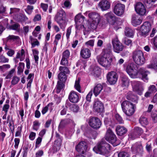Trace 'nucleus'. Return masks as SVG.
I'll return each instance as SVG.
<instances>
[{
    "mask_svg": "<svg viewBox=\"0 0 157 157\" xmlns=\"http://www.w3.org/2000/svg\"><path fill=\"white\" fill-rule=\"evenodd\" d=\"M111 149V146L105 140L102 139L93 148L97 153L108 156Z\"/></svg>",
    "mask_w": 157,
    "mask_h": 157,
    "instance_id": "obj_1",
    "label": "nucleus"
},
{
    "mask_svg": "<svg viewBox=\"0 0 157 157\" xmlns=\"http://www.w3.org/2000/svg\"><path fill=\"white\" fill-rule=\"evenodd\" d=\"M99 63L104 67H108L112 61V58L109 53H105L97 57Z\"/></svg>",
    "mask_w": 157,
    "mask_h": 157,
    "instance_id": "obj_2",
    "label": "nucleus"
},
{
    "mask_svg": "<svg viewBox=\"0 0 157 157\" xmlns=\"http://www.w3.org/2000/svg\"><path fill=\"white\" fill-rule=\"evenodd\" d=\"M121 107L124 112L127 116H131L134 113L135 108V105L128 101H123L121 104Z\"/></svg>",
    "mask_w": 157,
    "mask_h": 157,
    "instance_id": "obj_3",
    "label": "nucleus"
},
{
    "mask_svg": "<svg viewBox=\"0 0 157 157\" xmlns=\"http://www.w3.org/2000/svg\"><path fill=\"white\" fill-rule=\"evenodd\" d=\"M132 58L134 62L140 65H143L145 62L143 53L140 50H137L133 52Z\"/></svg>",
    "mask_w": 157,
    "mask_h": 157,
    "instance_id": "obj_4",
    "label": "nucleus"
},
{
    "mask_svg": "<svg viewBox=\"0 0 157 157\" xmlns=\"http://www.w3.org/2000/svg\"><path fill=\"white\" fill-rule=\"evenodd\" d=\"M65 12L62 9L58 11L55 17V20L59 25L61 29L64 28V25L65 24Z\"/></svg>",
    "mask_w": 157,
    "mask_h": 157,
    "instance_id": "obj_5",
    "label": "nucleus"
},
{
    "mask_svg": "<svg viewBox=\"0 0 157 157\" xmlns=\"http://www.w3.org/2000/svg\"><path fill=\"white\" fill-rule=\"evenodd\" d=\"M105 138L107 141L111 143L114 146L118 145V143H117L116 136L109 128L107 130Z\"/></svg>",
    "mask_w": 157,
    "mask_h": 157,
    "instance_id": "obj_6",
    "label": "nucleus"
},
{
    "mask_svg": "<svg viewBox=\"0 0 157 157\" xmlns=\"http://www.w3.org/2000/svg\"><path fill=\"white\" fill-rule=\"evenodd\" d=\"M126 71L130 76L132 78H135L138 73L137 66L133 63L128 64L126 67Z\"/></svg>",
    "mask_w": 157,
    "mask_h": 157,
    "instance_id": "obj_7",
    "label": "nucleus"
},
{
    "mask_svg": "<svg viewBox=\"0 0 157 157\" xmlns=\"http://www.w3.org/2000/svg\"><path fill=\"white\" fill-rule=\"evenodd\" d=\"M134 6L135 10L137 13L141 16L146 15V9L142 3L137 2L136 3Z\"/></svg>",
    "mask_w": 157,
    "mask_h": 157,
    "instance_id": "obj_8",
    "label": "nucleus"
},
{
    "mask_svg": "<svg viewBox=\"0 0 157 157\" xmlns=\"http://www.w3.org/2000/svg\"><path fill=\"white\" fill-rule=\"evenodd\" d=\"M114 51L116 52L119 53L123 49V46L121 43L119 41L117 37H116L112 40Z\"/></svg>",
    "mask_w": 157,
    "mask_h": 157,
    "instance_id": "obj_9",
    "label": "nucleus"
},
{
    "mask_svg": "<svg viewBox=\"0 0 157 157\" xmlns=\"http://www.w3.org/2000/svg\"><path fill=\"white\" fill-rule=\"evenodd\" d=\"M151 29V24L150 22L147 21L144 23L140 28V31L142 36L147 35Z\"/></svg>",
    "mask_w": 157,
    "mask_h": 157,
    "instance_id": "obj_10",
    "label": "nucleus"
},
{
    "mask_svg": "<svg viewBox=\"0 0 157 157\" xmlns=\"http://www.w3.org/2000/svg\"><path fill=\"white\" fill-rule=\"evenodd\" d=\"M124 8L125 6L124 4L118 3L114 6L113 11L116 15L120 16L124 13Z\"/></svg>",
    "mask_w": 157,
    "mask_h": 157,
    "instance_id": "obj_11",
    "label": "nucleus"
},
{
    "mask_svg": "<svg viewBox=\"0 0 157 157\" xmlns=\"http://www.w3.org/2000/svg\"><path fill=\"white\" fill-rule=\"evenodd\" d=\"M88 148L87 143L84 141L80 142L76 146L75 149L78 152L84 154Z\"/></svg>",
    "mask_w": 157,
    "mask_h": 157,
    "instance_id": "obj_12",
    "label": "nucleus"
},
{
    "mask_svg": "<svg viewBox=\"0 0 157 157\" xmlns=\"http://www.w3.org/2000/svg\"><path fill=\"white\" fill-rule=\"evenodd\" d=\"M107 80L111 85H113L116 83L118 78L117 73L114 71L109 72L107 76Z\"/></svg>",
    "mask_w": 157,
    "mask_h": 157,
    "instance_id": "obj_13",
    "label": "nucleus"
},
{
    "mask_svg": "<svg viewBox=\"0 0 157 157\" xmlns=\"http://www.w3.org/2000/svg\"><path fill=\"white\" fill-rule=\"evenodd\" d=\"M88 14V16L90 20L92 21L99 22L101 20V17L100 15L96 12H86L85 14L87 15Z\"/></svg>",
    "mask_w": 157,
    "mask_h": 157,
    "instance_id": "obj_14",
    "label": "nucleus"
},
{
    "mask_svg": "<svg viewBox=\"0 0 157 157\" xmlns=\"http://www.w3.org/2000/svg\"><path fill=\"white\" fill-rule=\"evenodd\" d=\"M89 123L90 126L94 128H98L101 125L100 121L97 117L91 118L89 120Z\"/></svg>",
    "mask_w": 157,
    "mask_h": 157,
    "instance_id": "obj_15",
    "label": "nucleus"
},
{
    "mask_svg": "<svg viewBox=\"0 0 157 157\" xmlns=\"http://www.w3.org/2000/svg\"><path fill=\"white\" fill-rule=\"evenodd\" d=\"M132 152L134 154H142L143 152V148L142 145L138 143L133 144L131 147Z\"/></svg>",
    "mask_w": 157,
    "mask_h": 157,
    "instance_id": "obj_16",
    "label": "nucleus"
},
{
    "mask_svg": "<svg viewBox=\"0 0 157 157\" xmlns=\"http://www.w3.org/2000/svg\"><path fill=\"white\" fill-rule=\"evenodd\" d=\"M68 99L72 103H77L79 100L78 94L75 91H71L69 94Z\"/></svg>",
    "mask_w": 157,
    "mask_h": 157,
    "instance_id": "obj_17",
    "label": "nucleus"
},
{
    "mask_svg": "<svg viewBox=\"0 0 157 157\" xmlns=\"http://www.w3.org/2000/svg\"><path fill=\"white\" fill-rule=\"evenodd\" d=\"M94 108L95 111L98 113L102 112L104 109V105L101 101L96 100L94 104Z\"/></svg>",
    "mask_w": 157,
    "mask_h": 157,
    "instance_id": "obj_18",
    "label": "nucleus"
},
{
    "mask_svg": "<svg viewBox=\"0 0 157 157\" xmlns=\"http://www.w3.org/2000/svg\"><path fill=\"white\" fill-rule=\"evenodd\" d=\"M107 21L110 24L113 25L115 22L116 17L112 12H109L105 15Z\"/></svg>",
    "mask_w": 157,
    "mask_h": 157,
    "instance_id": "obj_19",
    "label": "nucleus"
},
{
    "mask_svg": "<svg viewBox=\"0 0 157 157\" xmlns=\"http://www.w3.org/2000/svg\"><path fill=\"white\" fill-rule=\"evenodd\" d=\"M99 5L102 11L109 9L110 6V2L107 0H102L99 4Z\"/></svg>",
    "mask_w": 157,
    "mask_h": 157,
    "instance_id": "obj_20",
    "label": "nucleus"
},
{
    "mask_svg": "<svg viewBox=\"0 0 157 157\" xmlns=\"http://www.w3.org/2000/svg\"><path fill=\"white\" fill-rule=\"evenodd\" d=\"M80 54L83 58L87 59L90 56L91 53L90 50L88 48H83L81 49Z\"/></svg>",
    "mask_w": 157,
    "mask_h": 157,
    "instance_id": "obj_21",
    "label": "nucleus"
},
{
    "mask_svg": "<svg viewBox=\"0 0 157 157\" xmlns=\"http://www.w3.org/2000/svg\"><path fill=\"white\" fill-rule=\"evenodd\" d=\"M85 19V17L82 15L81 13H79L76 15L75 18V21L76 23L75 27L78 28V25L81 27L82 25V24Z\"/></svg>",
    "mask_w": 157,
    "mask_h": 157,
    "instance_id": "obj_22",
    "label": "nucleus"
},
{
    "mask_svg": "<svg viewBox=\"0 0 157 157\" xmlns=\"http://www.w3.org/2000/svg\"><path fill=\"white\" fill-rule=\"evenodd\" d=\"M115 130L117 134L120 136L125 134L127 131V129L125 127L120 125L116 126Z\"/></svg>",
    "mask_w": 157,
    "mask_h": 157,
    "instance_id": "obj_23",
    "label": "nucleus"
},
{
    "mask_svg": "<svg viewBox=\"0 0 157 157\" xmlns=\"http://www.w3.org/2000/svg\"><path fill=\"white\" fill-rule=\"evenodd\" d=\"M62 141L61 139L56 140L52 147V150L53 153L56 152L59 150L61 145Z\"/></svg>",
    "mask_w": 157,
    "mask_h": 157,
    "instance_id": "obj_24",
    "label": "nucleus"
},
{
    "mask_svg": "<svg viewBox=\"0 0 157 157\" xmlns=\"http://www.w3.org/2000/svg\"><path fill=\"white\" fill-rule=\"evenodd\" d=\"M69 123H71L74 126L75 125L74 122L72 120L69 119H67L61 121L59 126V128H62Z\"/></svg>",
    "mask_w": 157,
    "mask_h": 157,
    "instance_id": "obj_25",
    "label": "nucleus"
},
{
    "mask_svg": "<svg viewBox=\"0 0 157 157\" xmlns=\"http://www.w3.org/2000/svg\"><path fill=\"white\" fill-rule=\"evenodd\" d=\"M121 86L124 88L128 87L129 84V80L128 77L124 75H122L121 78Z\"/></svg>",
    "mask_w": 157,
    "mask_h": 157,
    "instance_id": "obj_26",
    "label": "nucleus"
},
{
    "mask_svg": "<svg viewBox=\"0 0 157 157\" xmlns=\"http://www.w3.org/2000/svg\"><path fill=\"white\" fill-rule=\"evenodd\" d=\"M142 22L141 19L139 18L138 17L136 14H133L132 16V24L134 26L140 25Z\"/></svg>",
    "mask_w": 157,
    "mask_h": 157,
    "instance_id": "obj_27",
    "label": "nucleus"
},
{
    "mask_svg": "<svg viewBox=\"0 0 157 157\" xmlns=\"http://www.w3.org/2000/svg\"><path fill=\"white\" fill-rule=\"evenodd\" d=\"M127 99L132 102L137 103L138 98L136 96L134 95L131 91L128 92L126 96Z\"/></svg>",
    "mask_w": 157,
    "mask_h": 157,
    "instance_id": "obj_28",
    "label": "nucleus"
},
{
    "mask_svg": "<svg viewBox=\"0 0 157 157\" xmlns=\"http://www.w3.org/2000/svg\"><path fill=\"white\" fill-rule=\"evenodd\" d=\"M102 89L103 86L100 84H98L94 87L93 93L96 97L100 93Z\"/></svg>",
    "mask_w": 157,
    "mask_h": 157,
    "instance_id": "obj_29",
    "label": "nucleus"
},
{
    "mask_svg": "<svg viewBox=\"0 0 157 157\" xmlns=\"http://www.w3.org/2000/svg\"><path fill=\"white\" fill-rule=\"evenodd\" d=\"M15 17L17 21L21 23L24 22L28 19V18L26 16L21 13L17 14V16Z\"/></svg>",
    "mask_w": 157,
    "mask_h": 157,
    "instance_id": "obj_30",
    "label": "nucleus"
},
{
    "mask_svg": "<svg viewBox=\"0 0 157 157\" xmlns=\"http://www.w3.org/2000/svg\"><path fill=\"white\" fill-rule=\"evenodd\" d=\"M124 33L125 35L128 37H132L134 35V30L129 27L125 28Z\"/></svg>",
    "mask_w": 157,
    "mask_h": 157,
    "instance_id": "obj_31",
    "label": "nucleus"
},
{
    "mask_svg": "<svg viewBox=\"0 0 157 157\" xmlns=\"http://www.w3.org/2000/svg\"><path fill=\"white\" fill-rule=\"evenodd\" d=\"M53 103H50L48 104L46 106L43 107L41 111V113L43 115L45 114L48 111L49 109H52Z\"/></svg>",
    "mask_w": 157,
    "mask_h": 157,
    "instance_id": "obj_32",
    "label": "nucleus"
},
{
    "mask_svg": "<svg viewBox=\"0 0 157 157\" xmlns=\"http://www.w3.org/2000/svg\"><path fill=\"white\" fill-rule=\"evenodd\" d=\"M59 70L60 71V73L65 74L66 75L67 74H69L70 73L68 68L66 66H60L59 67Z\"/></svg>",
    "mask_w": 157,
    "mask_h": 157,
    "instance_id": "obj_33",
    "label": "nucleus"
},
{
    "mask_svg": "<svg viewBox=\"0 0 157 157\" xmlns=\"http://www.w3.org/2000/svg\"><path fill=\"white\" fill-rule=\"evenodd\" d=\"M29 39L32 48L35 47L36 45L38 46L39 45V43L36 39L33 38L31 36H30Z\"/></svg>",
    "mask_w": 157,
    "mask_h": 157,
    "instance_id": "obj_34",
    "label": "nucleus"
},
{
    "mask_svg": "<svg viewBox=\"0 0 157 157\" xmlns=\"http://www.w3.org/2000/svg\"><path fill=\"white\" fill-rule=\"evenodd\" d=\"M5 49L6 50H8L7 52V55L10 57L12 56L15 53V51L14 50L10 48L7 45H6L5 47Z\"/></svg>",
    "mask_w": 157,
    "mask_h": 157,
    "instance_id": "obj_35",
    "label": "nucleus"
},
{
    "mask_svg": "<svg viewBox=\"0 0 157 157\" xmlns=\"http://www.w3.org/2000/svg\"><path fill=\"white\" fill-rule=\"evenodd\" d=\"M58 81L65 82L67 79L66 75L65 74L59 73L58 76Z\"/></svg>",
    "mask_w": 157,
    "mask_h": 157,
    "instance_id": "obj_36",
    "label": "nucleus"
},
{
    "mask_svg": "<svg viewBox=\"0 0 157 157\" xmlns=\"http://www.w3.org/2000/svg\"><path fill=\"white\" fill-rule=\"evenodd\" d=\"M64 82H61V81H58L57 85V93H59L60 92L61 90L63 88L64 85L63 84Z\"/></svg>",
    "mask_w": 157,
    "mask_h": 157,
    "instance_id": "obj_37",
    "label": "nucleus"
},
{
    "mask_svg": "<svg viewBox=\"0 0 157 157\" xmlns=\"http://www.w3.org/2000/svg\"><path fill=\"white\" fill-rule=\"evenodd\" d=\"M132 85L133 90L136 89H137L138 88L142 87L141 83L140 82L135 81H132Z\"/></svg>",
    "mask_w": 157,
    "mask_h": 157,
    "instance_id": "obj_38",
    "label": "nucleus"
},
{
    "mask_svg": "<svg viewBox=\"0 0 157 157\" xmlns=\"http://www.w3.org/2000/svg\"><path fill=\"white\" fill-rule=\"evenodd\" d=\"M20 78L16 76H13L12 78V80L11 81V85L10 86V87H12V85H14L17 84L19 81Z\"/></svg>",
    "mask_w": 157,
    "mask_h": 157,
    "instance_id": "obj_39",
    "label": "nucleus"
},
{
    "mask_svg": "<svg viewBox=\"0 0 157 157\" xmlns=\"http://www.w3.org/2000/svg\"><path fill=\"white\" fill-rule=\"evenodd\" d=\"M93 73L95 76L99 77L101 74L100 68L98 67H95L93 69Z\"/></svg>",
    "mask_w": 157,
    "mask_h": 157,
    "instance_id": "obj_40",
    "label": "nucleus"
},
{
    "mask_svg": "<svg viewBox=\"0 0 157 157\" xmlns=\"http://www.w3.org/2000/svg\"><path fill=\"white\" fill-rule=\"evenodd\" d=\"M139 122L143 126H145L148 124L147 119L144 117H141L139 119Z\"/></svg>",
    "mask_w": 157,
    "mask_h": 157,
    "instance_id": "obj_41",
    "label": "nucleus"
},
{
    "mask_svg": "<svg viewBox=\"0 0 157 157\" xmlns=\"http://www.w3.org/2000/svg\"><path fill=\"white\" fill-rule=\"evenodd\" d=\"M157 67V60L155 59L152 61L151 63L147 66V67L148 68L155 69Z\"/></svg>",
    "mask_w": 157,
    "mask_h": 157,
    "instance_id": "obj_42",
    "label": "nucleus"
},
{
    "mask_svg": "<svg viewBox=\"0 0 157 157\" xmlns=\"http://www.w3.org/2000/svg\"><path fill=\"white\" fill-rule=\"evenodd\" d=\"M80 80L78 79L77 80H76L75 82V83L74 87L75 89L78 91L79 93L81 92V86H80Z\"/></svg>",
    "mask_w": 157,
    "mask_h": 157,
    "instance_id": "obj_43",
    "label": "nucleus"
},
{
    "mask_svg": "<svg viewBox=\"0 0 157 157\" xmlns=\"http://www.w3.org/2000/svg\"><path fill=\"white\" fill-rule=\"evenodd\" d=\"M25 64L23 63H20L19 66L18 67V74L19 75L21 74L23 72V69L24 68Z\"/></svg>",
    "mask_w": 157,
    "mask_h": 157,
    "instance_id": "obj_44",
    "label": "nucleus"
},
{
    "mask_svg": "<svg viewBox=\"0 0 157 157\" xmlns=\"http://www.w3.org/2000/svg\"><path fill=\"white\" fill-rule=\"evenodd\" d=\"M149 72L147 71H142L141 72L142 75V79L145 82L147 81L148 78L147 75Z\"/></svg>",
    "mask_w": 157,
    "mask_h": 157,
    "instance_id": "obj_45",
    "label": "nucleus"
},
{
    "mask_svg": "<svg viewBox=\"0 0 157 157\" xmlns=\"http://www.w3.org/2000/svg\"><path fill=\"white\" fill-rule=\"evenodd\" d=\"M115 118L117 122L120 124H123L124 121L121 117L118 114H116L115 116Z\"/></svg>",
    "mask_w": 157,
    "mask_h": 157,
    "instance_id": "obj_46",
    "label": "nucleus"
},
{
    "mask_svg": "<svg viewBox=\"0 0 157 157\" xmlns=\"http://www.w3.org/2000/svg\"><path fill=\"white\" fill-rule=\"evenodd\" d=\"M148 90L152 94H153L157 90L156 86L154 85H151L148 88Z\"/></svg>",
    "mask_w": 157,
    "mask_h": 157,
    "instance_id": "obj_47",
    "label": "nucleus"
},
{
    "mask_svg": "<svg viewBox=\"0 0 157 157\" xmlns=\"http://www.w3.org/2000/svg\"><path fill=\"white\" fill-rule=\"evenodd\" d=\"M33 9V6H32L28 5L25 9V11L29 14H30Z\"/></svg>",
    "mask_w": 157,
    "mask_h": 157,
    "instance_id": "obj_48",
    "label": "nucleus"
},
{
    "mask_svg": "<svg viewBox=\"0 0 157 157\" xmlns=\"http://www.w3.org/2000/svg\"><path fill=\"white\" fill-rule=\"evenodd\" d=\"M124 43L128 46L132 45V40L127 38L125 37L123 39Z\"/></svg>",
    "mask_w": 157,
    "mask_h": 157,
    "instance_id": "obj_49",
    "label": "nucleus"
},
{
    "mask_svg": "<svg viewBox=\"0 0 157 157\" xmlns=\"http://www.w3.org/2000/svg\"><path fill=\"white\" fill-rule=\"evenodd\" d=\"M19 39V37L17 36H15L13 35H10L7 37L8 40H10L14 41Z\"/></svg>",
    "mask_w": 157,
    "mask_h": 157,
    "instance_id": "obj_50",
    "label": "nucleus"
},
{
    "mask_svg": "<svg viewBox=\"0 0 157 157\" xmlns=\"http://www.w3.org/2000/svg\"><path fill=\"white\" fill-rule=\"evenodd\" d=\"M67 59L62 58L60 62V64L64 66H68V62Z\"/></svg>",
    "mask_w": 157,
    "mask_h": 157,
    "instance_id": "obj_51",
    "label": "nucleus"
},
{
    "mask_svg": "<svg viewBox=\"0 0 157 157\" xmlns=\"http://www.w3.org/2000/svg\"><path fill=\"white\" fill-rule=\"evenodd\" d=\"M22 127V126H18L17 127V130L15 135V136L16 137L19 136L21 135Z\"/></svg>",
    "mask_w": 157,
    "mask_h": 157,
    "instance_id": "obj_52",
    "label": "nucleus"
},
{
    "mask_svg": "<svg viewBox=\"0 0 157 157\" xmlns=\"http://www.w3.org/2000/svg\"><path fill=\"white\" fill-rule=\"evenodd\" d=\"M133 90L136 92L139 95H141L144 90V88L143 86L140 87L138 88L137 89H136Z\"/></svg>",
    "mask_w": 157,
    "mask_h": 157,
    "instance_id": "obj_53",
    "label": "nucleus"
},
{
    "mask_svg": "<svg viewBox=\"0 0 157 157\" xmlns=\"http://www.w3.org/2000/svg\"><path fill=\"white\" fill-rule=\"evenodd\" d=\"M134 131L135 132L139 135H141L143 132V131L142 129L138 127H135Z\"/></svg>",
    "mask_w": 157,
    "mask_h": 157,
    "instance_id": "obj_54",
    "label": "nucleus"
},
{
    "mask_svg": "<svg viewBox=\"0 0 157 157\" xmlns=\"http://www.w3.org/2000/svg\"><path fill=\"white\" fill-rule=\"evenodd\" d=\"M151 43L154 46V49L156 50L157 48V39L156 38V36L151 40Z\"/></svg>",
    "mask_w": 157,
    "mask_h": 157,
    "instance_id": "obj_55",
    "label": "nucleus"
},
{
    "mask_svg": "<svg viewBox=\"0 0 157 157\" xmlns=\"http://www.w3.org/2000/svg\"><path fill=\"white\" fill-rule=\"evenodd\" d=\"M10 67V66L8 64L3 65L2 66H0V70L2 71L7 70Z\"/></svg>",
    "mask_w": 157,
    "mask_h": 157,
    "instance_id": "obj_56",
    "label": "nucleus"
},
{
    "mask_svg": "<svg viewBox=\"0 0 157 157\" xmlns=\"http://www.w3.org/2000/svg\"><path fill=\"white\" fill-rule=\"evenodd\" d=\"M63 5L65 7L69 8L71 6V4L69 0H63Z\"/></svg>",
    "mask_w": 157,
    "mask_h": 157,
    "instance_id": "obj_57",
    "label": "nucleus"
},
{
    "mask_svg": "<svg viewBox=\"0 0 157 157\" xmlns=\"http://www.w3.org/2000/svg\"><path fill=\"white\" fill-rule=\"evenodd\" d=\"M70 56L69 51L67 50L64 52L63 53L62 58L68 59Z\"/></svg>",
    "mask_w": 157,
    "mask_h": 157,
    "instance_id": "obj_58",
    "label": "nucleus"
},
{
    "mask_svg": "<svg viewBox=\"0 0 157 157\" xmlns=\"http://www.w3.org/2000/svg\"><path fill=\"white\" fill-rule=\"evenodd\" d=\"M61 35L59 34H57L55 36V39L54 41V44L56 46L58 43V40L60 39Z\"/></svg>",
    "mask_w": 157,
    "mask_h": 157,
    "instance_id": "obj_59",
    "label": "nucleus"
},
{
    "mask_svg": "<svg viewBox=\"0 0 157 157\" xmlns=\"http://www.w3.org/2000/svg\"><path fill=\"white\" fill-rule=\"evenodd\" d=\"M118 157H129V154L126 152H121L118 155Z\"/></svg>",
    "mask_w": 157,
    "mask_h": 157,
    "instance_id": "obj_60",
    "label": "nucleus"
},
{
    "mask_svg": "<svg viewBox=\"0 0 157 157\" xmlns=\"http://www.w3.org/2000/svg\"><path fill=\"white\" fill-rule=\"evenodd\" d=\"M99 22H96L92 21L90 24V27L93 29H95L97 27Z\"/></svg>",
    "mask_w": 157,
    "mask_h": 157,
    "instance_id": "obj_61",
    "label": "nucleus"
},
{
    "mask_svg": "<svg viewBox=\"0 0 157 157\" xmlns=\"http://www.w3.org/2000/svg\"><path fill=\"white\" fill-rule=\"evenodd\" d=\"M15 71V69L13 68L9 71L8 74L6 76V79H9L11 78L13 74Z\"/></svg>",
    "mask_w": 157,
    "mask_h": 157,
    "instance_id": "obj_62",
    "label": "nucleus"
},
{
    "mask_svg": "<svg viewBox=\"0 0 157 157\" xmlns=\"http://www.w3.org/2000/svg\"><path fill=\"white\" fill-rule=\"evenodd\" d=\"M25 52L23 49H21L20 51H19L17 53L16 58L17 59L19 58L21 56H22L24 55Z\"/></svg>",
    "mask_w": 157,
    "mask_h": 157,
    "instance_id": "obj_63",
    "label": "nucleus"
},
{
    "mask_svg": "<svg viewBox=\"0 0 157 157\" xmlns=\"http://www.w3.org/2000/svg\"><path fill=\"white\" fill-rule=\"evenodd\" d=\"M20 26V25L19 24L17 23L11 26L10 29L17 30Z\"/></svg>",
    "mask_w": 157,
    "mask_h": 157,
    "instance_id": "obj_64",
    "label": "nucleus"
}]
</instances>
